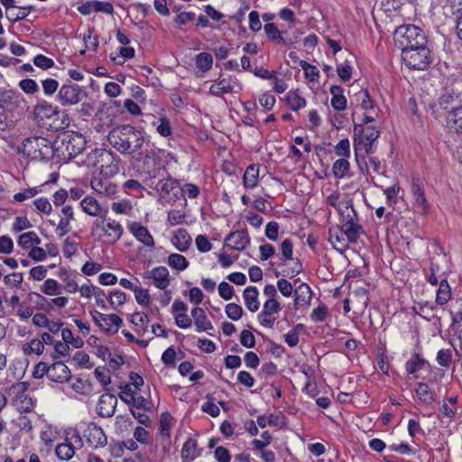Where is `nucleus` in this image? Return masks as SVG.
Returning a JSON list of instances; mask_svg holds the SVG:
<instances>
[{
	"label": "nucleus",
	"instance_id": "nucleus-1",
	"mask_svg": "<svg viewBox=\"0 0 462 462\" xmlns=\"http://www.w3.org/2000/svg\"><path fill=\"white\" fill-rule=\"evenodd\" d=\"M107 141L122 154H143V135L131 125H121L112 129L108 133Z\"/></svg>",
	"mask_w": 462,
	"mask_h": 462
},
{
	"label": "nucleus",
	"instance_id": "nucleus-2",
	"mask_svg": "<svg viewBox=\"0 0 462 462\" xmlns=\"http://www.w3.org/2000/svg\"><path fill=\"white\" fill-rule=\"evenodd\" d=\"M379 135L380 130L376 125L355 124L353 144L356 156L358 157L362 152L366 154L374 153L375 152L374 143Z\"/></svg>",
	"mask_w": 462,
	"mask_h": 462
},
{
	"label": "nucleus",
	"instance_id": "nucleus-3",
	"mask_svg": "<svg viewBox=\"0 0 462 462\" xmlns=\"http://www.w3.org/2000/svg\"><path fill=\"white\" fill-rule=\"evenodd\" d=\"M23 157L34 161L49 160L53 156L54 147L51 143L42 136L25 138L17 149Z\"/></svg>",
	"mask_w": 462,
	"mask_h": 462
},
{
	"label": "nucleus",
	"instance_id": "nucleus-4",
	"mask_svg": "<svg viewBox=\"0 0 462 462\" xmlns=\"http://www.w3.org/2000/svg\"><path fill=\"white\" fill-rule=\"evenodd\" d=\"M393 41L402 52L414 47H422V44L428 42L423 31L413 24L399 26L393 33Z\"/></svg>",
	"mask_w": 462,
	"mask_h": 462
},
{
	"label": "nucleus",
	"instance_id": "nucleus-5",
	"mask_svg": "<svg viewBox=\"0 0 462 462\" xmlns=\"http://www.w3.org/2000/svg\"><path fill=\"white\" fill-rule=\"evenodd\" d=\"M118 161L113 152L105 149H95L87 155L84 162L88 168L99 171L100 174L112 177L119 171Z\"/></svg>",
	"mask_w": 462,
	"mask_h": 462
},
{
	"label": "nucleus",
	"instance_id": "nucleus-6",
	"mask_svg": "<svg viewBox=\"0 0 462 462\" xmlns=\"http://www.w3.org/2000/svg\"><path fill=\"white\" fill-rule=\"evenodd\" d=\"M86 141L82 134H65L60 143L56 142L54 149L60 152L66 158H73L81 153L85 149Z\"/></svg>",
	"mask_w": 462,
	"mask_h": 462
},
{
	"label": "nucleus",
	"instance_id": "nucleus-7",
	"mask_svg": "<svg viewBox=\"0 0 462 462\" xmlns=\"http://www.w3.org/2000/svg\"><path fill=\"white\" fill-rule=\"evenodd\" d=\"M402 58L409 68L419 70L427 69L432 61L427 44L402 51Z\"/></svg>",
	"mask_w": 462,
	"mask_h": 462
},
{
	"label": "nucleus",
	"instance_id": "nucleus-8",
	"mask_svg": "<svg viewBox=\"0 0 462 462\" xmlns=\"http://www.w3.org/2000/svg\"><path fill=\"white\" fill-rule=\"evenodd\" d=\"M92 230L99 236H106L112 243L118 241L124 231L119 222L104 216H100L93 222Z\"/></svg>",
	"mask_w": 462,
	"mask_h": 462
},
{
	"label": "nucleus",
	"instance_id": "nucleus-9",
	"mask_svg": "<svg viewBox=\"0 0 462 462\" xmlns=\"http://www.w3.org/2000/svg\"><path fill=\"white\" fill-rule=\"evenodd\" d=\"M87 94L77 84H65L59 89L57 98L62 106L79 104Z\"/></svg>",
	"mask_w": 462,
	"mask_h": 462
},
{
	"label": "nucleus",
	"instance_id": "nucleus-10",
	"mask_svg": "<svg viewBox=\"0 0 462 462\" xmlns=\"http://www.w3.org/2000/svg\"><path fill=\"white\" fill-rule=\"evenodd\" d=\"M92 318L95 323L104 331L109 333H116L119 328L123 325L122 319L116 314H103L97 310H94Z\"/></svg>",
	"mask_w": 462,
	"mask_h": 462
},
{
	"label": "nucleus",
	"instance_id": "nucleus-11",
	"mask_svg": "<svg viewBox=\"0 0 462 462\" xmlns=\"http://www.w3.org/2000/svg\"><path fill=\"white\" fill-rule=\"evenodd\" d=\"M25 103L23 97L12 89L0 90V107L5 110L14 111L22 108Z\"/></svg>",
	"mask_w": 462,
	"mask_h": 462
},
{
	"label": "nucleus",
	"instance_id": "nucleus-12",
	"mask_svg": "<svg viewBox=\"0 0 462 462\" xmlns=\"http://www.w3.org/2000/svg\"><path fill=\"white\" fill-rule=\"evenodd\" d=\"M91 188L99 195L112 198L117 192V186L109 177H94L90 182Z\"/></svg>",
	"mask_w": 462,
	"mask_h": 462
},
{
	"label": "nucleus",
	"instance_id": "nucleus-13",
	"mask_svg": "<svg viewBox=\"0 0 462 462\" xmlns=\"http://www.w3.org/2000/svg\"><path fill=\"white\" fill-rule=\"evenodd\" d=\"M85 437L88 444L94 448H103L107 444V439L103 429L95 423L88 425Z\"/></svg>",
	"mask_w": 462,
	"mask_h": 462
},
{
	"label": "nucleus",
	"instance_id": "nucleus-14",
	"mask_svg": "<svg viewBox=\"0 0 462 462\" xmlns=\"http://www.w3.org/2000/svg\"><path fill=\"white\" fill-rule=\"evenodd\" d=\"M250 243V237L246 230L231 232L225 239V246L233 250L242 251Z\"/></svg>",
	"mask_w": 462,
	"mask_h": 462
},
{
	"label": "nucleus",
	"instance_id": "nucleus-15",
	"mask_svg": "<svg viewBox=\"0 0 462 462\" xmlns=\"http://www.w3.org/2000/svg\"><path fill=\"white\" fill-rule=\"evenodd\" d=\"M117 404L115 395L102 394L97 405V413L102 418H110L114 415Z\"/></svg>",
	"mask_w": 462,
	"mask_h": 462
},
{
	"label": "nucleus",
	"instance_id": "nucleus-16",
	"mask_svg": "<svg viewBox=\"0 0 462 462\" xmlns=\"http://www.w3.org/2000/svg\"><path fill=\"white\" fill-rule=\"evenodd\" d=\"M71 377V372L62 361H56L50 365L48 378L55 383H63Z\"/></svg>",
	"mask_w": 462,
	"mask_h": 462
},
{
	"label": "nucleus",
	"instance_id": "nucleus-17",
	"mask_svg": "<svg viewBox=\"0 0 462 462\" xmlns=\"http://www.w3.org/2000/svg\"><path fill=\"white\" fill-rule=\"evenodd\" d=\"M411 193L415 205L422 213H426L428 211L429 204L425 196L423 183L418 178L412 179Z\"/></svg>",
	"mask_w": 462,
	"mask_h": 462
},
{
	"label": "nucleus",
	"instance_id": "nucleus-18",
	"mask_svg": "<svg viewBox=\"0 0 462 462\" xmlns=\"http://www.w3.org/2000/svg\"><path fill=\"white\" fill-rule=\"evenodd\" d=\"M426 276L431 286H439V289H450L447 275L445 273H440L439 266L433 263L430 265V273Z\"/></svg>",
	"mask_w": 462,
	"mask_h": 462
},
{
	"label": "nucleus",
	"instance_id": "nucleus-19",
	"mask_svg": "<svg viewBox=\"0 0 462 462\" xmlns=\"http://www.w3.org/2000/svg\"><path fill=\"white\" fill-rule=\"evenodd\" d=\"M33 111L35 116L40 119L51 118L60 113L58 106H53L44 99L38 100L37 104L34 106Z\"/></svg>",
	"mask_w": 462,
	"mask_h": 462
},
{
	"label": "nucleus",
	"instance_id": "nucleus-20",
	"mask_svg": "<svg viewBox=\"0 0 462 462\" xmlns=\"http://www.w3.org/2000/svg\"><path fill=\"white\" fill-rule=\"evenodd\" d=\"M209 94L214 97H222L224 94L233 93L234 86L232 84V78L218 79L209 88Z\"/></svg>",
	"mask_w": 462,
	"mask_h": 462
},
{
	"label": "nucleus",
	"instance_id": "nucleus-21",
	"mask_svg": "<svg viewBox=\"0 0 462 462\" xmlns=\"http://www.w3.org/2000/svg\"><path fill=\"white\" fill-rule=\"evenodd\" d=\"M447 127L456 133H462V106L451 109L446 116Z\"/></svg>",
	"mask_w": 462,
	"mask_h": 462
},
{
	"label": "nucleus",
	"instance_id": "nucleus-22",
	"mask_svg": "<svg viewBox=\"0 0 462 462\" xmlns=\"http://www.w3.org/2000/svg\"><path fill=\"white\" fill-rule=\"evenodd\" d=\"M194 325L198 332L207 331L213 328L212 323L207 318L203 309L196 307L191 310Z\"/></svg>",
	"mask_w": 462,
	"mask_h": 462
},
{
	"label": "nucleus",
	"instance_id": "nucleus-23",
	"mask_svg": "<svg viewBox=\"0 0 462 462\" xmlns=\"http://www.w3.org/2000/svg\"><path fill=\"white\" fill-rule=\"evenodd\" d=\"M172 244L180 252H186L191 245V236L184 228H179L175 231L172 238Z\"/></svg>",
	"mask_w": 462,
	"mask_h": 462
},
{
	"label": "nucleus",
	"instance_id": "nucleus-24",
	"mask_svg": "<svg viewBox=\"0 0 462 462\" xmlns=\"http://www.w3.org/2000/svg\"><path fill=\"white\" fill-rule=\"evenodd\" d=\"M151 278L153 285L158 289H166L169 286V271L166 267L160 266L152 269Z\"/></svg>",
	"mask_w": 462,
	"mask_h": 462
},
{
	"label": "nucleus",
	"instance_id": "nucleus-25",
	"mask_svg": "<svg viewBox=\"0 0 462 462\" xmlns=\"http://www.w3.org/2000/svg\"><path fill=\"white\" fill-rule=\"evenodd\" d=\"M341 233L346 236L347 241L350 243H356L363 232V227L358 224V220L349 223H342Z\"/></svg>",
	"mask_w": 462,
	"mask_h": 462
},
{
	"label": "nucleus",
	"instance_id": "nucleus-26",
	"mask_svg": "<svg viewBox=\"0 0 462 462\" xmlns=\"http://www.w3.org/2000/svg\"><path fill=\"white\" fill-rule=\"evenodd\" d=\"M331 106L337 111H343L346 107V98L344 96V89L340 86H332L330 88Z\"/></svg>",
	"mask_w": 462,
	"mask_h": 462
},
{
	"label": "nucleus",
	"instance_id": "nucleus-27",
	"mask_svg": "<svg viewBox=\"0 0 462 462\" xmlns=\"http://www.w3.org/2000/svg\"><path fill=\"white\" fill-rule=\"evenodd\" d=\"M457 396H450L443 401V404L439 409L438 418L447 417L452 419L457 411Z\"/></svg>",
	"mask_w": 462,
	"mask_h": 462
},
{
	"label": "nucleus",
	"instance_id": "nucleus-28",
	"mask_svg": "<svg viewBox=\"0 0 462 462\" xmlns=\"http://www.w3.org/2000/svg\"><path fill=\"white\" fill-rule=\"evenodd\" d=\"M415 393L421 402L430 405L436 401V393L425 383H418Z\"/></svg>",
	"mask_w": 462,
	"mask_h": 462
},
{
	"label": "nucleus",
	"instance_id": "nucleus-29",
	"mask_svg": "<svg viewBox=\"0 0 462 462\" xmlns=\"http://www.w3.org/2000/svg\"><path fill=\"white\" fill-rule=\"evenodd\" d=\"M259 178V165L251 164L249 165L243 176V183L246 189H252L258 184Z\"/></svg>",
	"mask_w": 462,
	"mask_h": 462
},
{
	"label": "nucleus",
	"instance_id": "nucleus-30",
	"mask_svg": "<svg viewBox=\"0 0 462 462\" xmlns=\"http://www.w3.org/2000/svg\"><path fill=\"white\" fill-rule=\"evenodd\" d=\"M285 99L289 107L293 111H298L307 105L306 99L301 96L299 89L290 90Z\"/></svg>",
	"mask_w": 462,
	"mask_h": 462
},
{
	"label": "nucleus",
	"instance_id": "nucleus-31",
	"mask_svg": "<svg viewBox=\"0 0 462 462\" xmlns=\"http://www.w3.org/2000/svg\"><path fill=\"white\" fill-rule=\"evenodd\" d=\"M198 72L202 74L209 71L213 65V56L208 52H199L194 59Z\"/></svg>",
	"mask_w": 462,
	"mask_h": 462
},
{
	"label": "nucleus",
	"instance_id": "nucleus-32",
	"mask_svg": "<svg viewBox=\"0 0 462 462\" xmlns=\"http://www.w3.org/2000/svg\"><path fill=\"white\" fill-rule=\"evenodd\" d=\"M80 206L82 210L92 217H98L101 214L102 208L99 203L93 197H86L81 202Z\"/></svg>",
	"mask_w": 462,
	"mask_h": 462
},
{
	"label": "nucleus",
	"instance_id": "nucleus-33",
	"mask_svg": "<svg viewBox=\"0 0 462 462\" xmlns=\"http://www.w3.org/2000/svg\"><path fill=\"white\" fill-rule=\"evenodd\" d=\"M42 242L41 238L33 231H29L22 234L18 239V245L23 249H31L34 245H40Z\"/></svg>",
	"mask_w": 462,
	"mask_h": 462
},
{
	"label": "nucleus",
	"instance_id": "nucleus-34",
	"mask_svg": "<svg viewBox=\"0 0 462 462\" xmlns=\"http://www.w3.org/2000/svg\"><path fill=\"white\" fill-rule=\"evenodd\" d=\"M132 231L136 239L144 245L149 247H152L154 245L153 237L146 227L137 225L132 227Z\"/></svg>",
	"mask_w": 462,
	"mask_h": 462
},
{
	"label": "nucleus",
	"instance_id": "nucleus-35",
	"mask_svg": "<svg viewBox=\"0 0 462 462\" xmlns=\"http://www.w3.org/2000/svg\"><path fill=\"white\" fill-rule=\"evenodd\" d=\"M340 216L343 223H349L358 220L356 211L354 208L352 200H346L339 207Z\"/></svg>",
	"mask_w": 462,
	"mask_h": 462
},
{
	"label": "nucleus",
	"instance_id": "nucleus-36",
	"mask_svg": "<svg viewBox=\"0 0 462 462\" xmlns=\"http://www.w3.org/2000/svg\"><path fill=\"white\" fill-rule=\"evenodd\" d=\"M196 448L197 442L194 439H189L186 440L181 449L183 462H190L197 457L198 454L196 453Z\"/></svg>",
	"mask_w": 462,
	"mask_h": 462
},
{
	"label": "nucleus",
	"instance_id": "nucleus-37",
	"mask_svg": "<svg viewBox=\"0 0 462 462\" xmlns=\"http://www.w3.org/2000/svg\"><path fill=\"white\" fill-rule=\"evenodd\" d=\"M23 301H27V304H32L34 306V309L39 308L42 310H47L51 307L49 300H47L46 298L42 297V295L35 291L30 292Z\"/></svg>",
	"mask_w": 462,
	"mask_h": 462
},
{
	"label": "nucleus",
	"instance_id": "nucleus-38",
	"mask_svg": "<svg viewBox=\"0 0 462 462\" xmlns=\"http://www.w3.org/2000/svg\"><path fill=\"white\" fill-rule=\"evenodd\" d=\"M350 170V164L347 158H340L333 163L332 171L337 179H342L346 176Z\"/></svg>",
	"mask_w": 462,
	"mask_h": 462
},
{
	"label": "nucleus",
	"instance_id": "nucleus-39",
	"mask_svg": "<svg viewBox=\"0 0 462 462\" xmlns=\"http://www.w3.org/2000/svg\"><path fill=\"white\" fill-rule=\"evenodd\" d=\"M55 454L60 459L68 461L73 457L75 448L71 443H60L57 445Z\"/></svg>",
	"mask_w": 462,
	"mask_h": 462
},
{
	"label": "nucleus",
	"instance_id": "nucleus-40",
	"mask_svg": "<svg viewBox=\"0 0 462 462\" xmlns=\"http://www.w3.org/2000/svg\"><path fill=\"white\" fill-rule=\"evenodd\" d=\"M349 297L354 302L355 307L361 311L364 310L368 304L369 299L367 291H353V292L349 294Z\"/></svg>",
	"mask_w": 462,
	"mask_h": 462
},
{
	"label": "nucleus",
	"instance_id": "nucleus-41",
	"mask_svg": "<svg viewBox=\"0 0 462 462\" xmlns=\"http://www.w3.org/2000/svg\"><path fill=\"white\" fill-rule=\"evenodd\" d=\"M173 418L169 412H162L160 419V435L164 438H170L171 429L172 426Z\"/></svg>",
	"mask_w": 462,
	"mask_h": 462
},
{
	"label": "nucleus",
	"instance_id": "nucleus-42",
	"mask_svg": "<svg viewBox=\"0 0 462 462\" xmlns=\"http://www.w3.org/2000/svg\"><path fill=\"white\" fill-rule=\"evenodd\" d=\"M143 167L142 169L143 171L148 173L149 175L154 176L157 167V159L153 152H146L143 156Z\"/></svg>",
	"mask_w": 462,
	"mask_h": 462
},
{
	"label": "nucleus",
	"instance_id": "nucleus-43",
	"mask_svg": "<svg viewBox=\"0 0 462 462\" xmlns=\"http://www.w3.org/2000/svg\"><path fill=\"white\" fill-rule=\"evenodd\" d=\"M168 263L171 267L183 271L189 266L188 260L180 254H171L168 257Z\"/></svg>",
	"mask_w": 462,
	"mask_h": 462
},
{
	"label": "nucleus",
	"instance_id": "nucleus-44",
	"mask_svg": "<svg viewBox=\"0 0 462 462\" xmlns=\"http://www.w3.org/2000/svg\"><path fill=\"white\" fill-rule=\"evenodd\" d=\"M264 32L270 40L276 41L279 43H285L284 38L282 36V32L273 23H268L263 27Z\"/></svg>",
	"mask_w": 462,
	"mask_h": 462
},
{
	"label": "nucleus",
	"instance_id": "nucleus-45",
	"mask_svg": "<svg viewBox=\"0 0 462 462\" xmlns=\"http://www.w3.org/2000/svg\"><path fill=\"white\" fill-rule=\"evenodd\" d=\"M427 361L420 358L418 354H414L412 358L406 362V370L409 374H414L417 371L423 369Z\"/></svg>",
	"mask_w": 462,
	"mask_h": 462
},
{
	"label": "nucleus",
	"instance_id": "nucleus-46",
	"mask_svg": "<svg viewBox=\"0 0 462 462\" xmlns=\"http://www.w3.org/2000/svg\"><path fill=\"white\" fill-rule=\"evenodd\" d=\"M300 66L304 70V75L312 82H317L319 78V70L314 65L310 64L306 60H300Z\"/></svg>",
	"mask_w": 462,
	"mask_h": 462
},
{
	"label": "nucleus",
	"instance_id": "nucleus-47",
	"mask_svg": "<svg viewBox=\"0 0 462 462\" xmlns=\"http://www.w3.org/2000/svg\"><path fill=\"white\" fill-rule=\"evenodd\" d=\"M258 291H244L245 302L247 309L253 312L259 309V301L257 300Z\"/></svg>",
	"mask_w": 462,
	"mask_h": 462
},
{
	"label": "nucleus",
	"instance_id": "nucleus-48",
	"mask_svg": "<svg viewBox=\"0 0 462 462\" xmlns=\"http://www.w3.org/2000/svg\"><path fill=\"white\" fill-rule=\"evenodd\" d=\"M94 32V28H88L83 34V41L87 48L96 51L98 48L99 41L97 35H96Z\"/></svg>",
	"mask_w": 462,
	"mask_h": 462
},
{
	"label": "nucleus",
	"instance_id": "nucleus-49",
	"mask_svg": "<svg viewBox=\"0 0 462 462\" xmlns=\"http://www.w3.org/2000/svg\"><path fill=\"white\" fill-rule=\"evenodd\" d=\"M32 11L31 6H22L19 7L15 12L14 9L12 11H6L5 14L9 21L17 22L24 19Z\"/></svg>",
	"mask_w": 462,
	"mask_h": 462
},
{
	"label": "nucleus",
	"instance_id": "nucleus-50",
	"mask_svg": "<svg viewBox=\"0 0 462 462\" xmlns=\"http://www.w3.org/2000/svg\"><path fill=\"white\" fill-rule=\"evenodd\" d=\"M277 286L278 289H310L306 282H300V279L293 280L292 282L285 279H281L278 281Z\"/></svg>",
	"mask_w": 462,
	"mask_h": 462
},
{
	"label": "nucleus",
	"instance_id": "nucleus-51",
	"mask_svg": "<svg viewBox=\"0 0 462 462\" xmlns=\"http://www.w3.org/2000/svg\"><path fill=\"white\" fill-rule=\"evenodd\" d=\"M112 210L116 214H124L126 216L131 215L133 207L128 200H121L113 202L111 205Z\"/></svg>",
	"mask_w": 462,
	"mask_h": 462
},
{
	"label": "nucleus",
	"instance_id": "nucleus-52",
	"mask_svg": "<svg viewBox=\"0 0 462 462\" xmlns=\"http://www.w3.org/2000/svg\"><path fill=\"white\" fill-rule=\"evenodd\" d=\"M299 291H294V305L296 308H300L309 305L311 297L312 291H301V294L298 293Z\"/></svg>",
	"mask_w": 462,
	"mask_h": 462
},
{
	"label": "nucleus",
	"instance_id": "nucleus-53",
	"mask_svg": "<svg viewBox=\"0 0 462 462\" xmlns=\"http://www.w3.org/2000/svg\"><path fill=\"white\" fill-rule=\"evenodd\" d=\"M20 88L26 94L32 95L38 92L39 87L34 79H25L19 82Z\"/></svg>",
	"mask_w": 462,
	"mask_h": 462
},
{
	"label": "nucleus",
	"instance_id": "nucleus-54",
	"mask_svg": "<svg viewBox=\"0 0 462 462\" xmlns=\"http://www.w3.org/2000/svg\"><path fill=\"white\" fill-rule=\"evenodd\" d=\"M177 180L171 178L161 180L157 184L158 189H160L164 194H170L174 189L177 188Z\"/></svg>",
	"mask_w": 462,
	"mask_h": 462
},
{
	"label": "nucleus",
	"instance_id": "nucleus-55",
	"mask_svg": "<svg viewBox=\"0 0 462 462\" xmlns=\"http://www.w3.org/2000/svg\"><path fill=\"white\" fill-rule=\"evenodd\" d=\"M328 314V308L324 304H320L318 308L312 310L310 314V319L313 322H322L327 319Z\"/></svg>",
	"mask_w": 462,
	"mask_h": 462
},
{
	"label": "nucleus",
	"instance_id": "nucleus-56",
	"mask_svg": "<svg viewBox=\"0 0 462 462\" xmlns=\"http://www.w3.org/2000/svg\"><path fill=\"white\" fill-rule=\"evenodd\" d=\"M335 152L337 156L348 158L350 156L349 140L346 138L340 140L335 147Z\"/></svg>",
	"mask_w": 462,
	"mask_h": 462
},
{
	"label": "nucleus",
	"instance_id": "nucleus-57",
	"mask_svg": "<svg viewBox=\"0 0 462 462\" xmlns=\"http://www.w3.org/2000/svg\"><path fill=\"white\" fill-rule=\"evenodd\" d=\"M208 402L202 404L201 410L212 417H217L220 413L219 408L213 402V398L207 395Z\"/></svg>",
	"mask_w": 462,
	"mask_h": 462
},
{
	"label": "nucleus",
	"instance_id": "nucleus-58",
	"mask_svg": "<svg viewBox=\"0 0 462 462\" xmlns=\"http://www.w3.org/2000/svg\"><path fill=\"white\" fill-rule=\"evenodd\" d=\"M399 183H394L391 187L383 189V194L386 196L387 202L389 204H395L397 201V195L400 191Z\"/></svg>",
	"mask_w": 462,
	"mask_h": 462
},
{
	"label": "nucleus",
	"instance_id": "nucleus-59",
	"mask_svg": "<svg viewBox=\"0 0 462 462\" xmlns=\"http://www.w3.org/2000/svg\"><path fill=\"white\" fill-rule=\"evenodd\" d=\"M177 357V353L172 346L168 347L162 356V362L169 367L175 366V358Z\"/></svg>",
	"mask_w": 462,
	"mask_h": 462
},
{
	"label": "nucleus",
	"instance_id": "nucleus-60",
	"mask_svg": "<svg viewBox=\"0 0 462 462\" xmlns=\"http://www.w3.org/2000/svg\"><path fill=\"white\" fill-rule=\"evenodd\" d=\"M33 63L36 67L42 69H48L54 66V61L42 54H38L33 59Z\"/></svg>",
	"mask_w": 462,
	"mask_h": 462
},
{
	"label": "nucleus",
	"instance_id": "nucleus-61",
	"mask_svg": "<svg viewBox=\"0 0 462 462\" xmlns=\"http://www.w3.org/2000/svg\"><path fill=\"white\" fill-rule=\"evenodd\" d=\"M226 313L229 319L238 320L242 317L243 309L236 303H229L226 306Z\"/></svg>",
	"mask_w": 462,
	"mask_h": 462
},
{
	"label": "nucleus",
	"instance_id": "nucleus-62",
	"mask_svg": "<svg viewBox=\"0 0 462 462\" xmlns=\"http://www.w3.org/2000/svg\"><path fill=\"white\" fill-rule=\"evenodd\" d=\"M195 244L197 249L201 253H207L211 250L212 244L209 242L208 238L204 235H199L195 238Z\"/></svg>",
	"mask_w": 462,
	"mask_h": 462
},
{
	"label": "nucleus",
	"instance_id": "nucleus-63",
	"mask_svg": "<svg viewBox=\"0 0 462 462\" xmlns=\"http://www.w3.org/2000/svg\"><path fill=\"white\" fill-rule=\"evenodd\" d=\"M42 84L46 96H52L59 88V82L54 79H46L42 81Z\"/></svg>",
	"mask_w": 462,
	"mask_h": 462
},
{
	"label": "nucleus",
	"instance_id": "nucleus-64",
	"mask_svg": "<svg viewBox=\"0 0 462 462\" xmlns=\"http://www.w3.org/2000/svg\"><path fill=\"white\" fill-rule=\"evenodd\" d=\"M156 130L163 137L170 136L171 134V126L170 121L164 117L160 118L156 126Z\"/></svg>",
	"mask_w": 462,
	"mask_h": 462
}]
</instances>
